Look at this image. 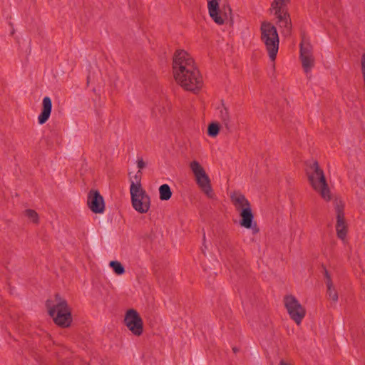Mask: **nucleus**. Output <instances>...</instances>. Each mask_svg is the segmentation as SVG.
Returning <instances> with one entry per match:
<instances>
[{
	"label": "nucleus",
	"instance_id": "a211bd4d",
	"mask_svg": "<svg viewBox=\"0 0 365 365\" xmlns=\"http://www.w3.org/2000/svg\"><path fill=\"white\" fill-rule=\"evenodd\" d=\"M289 0H274L271 4V9L274 11V15H285L288 13L287 5Z\"/></svg>",
	"mask_w": 365,
	"mask_h": 365
},
{
	"label": "nucleus",
	"instance_id": "9b49d317",
	"mask_svg": "<svg viewBox=\"0 0 365 365\" xmlns=\"http://www.w3.org/2000/svg\"><path fill=\"white\" fill-rule=\"evenodd\" d=\"M334 205L336 215V235L339 239L344 240L348 232V226L345 220L344 215V203L339 199H335L334 201Z\"/></svg>",
	"mask_w": 365,
	"mask_h": 365
},
{
	"label": "nucleus",
	"instance_id": "f03ea898",
	"mask_svg": "<svg viewBox=\"0 0 365 365\" xmlns=\"http://www.w3.org/2000/svg\"><path fill=\"white\" fill-rule=\"evenodd\" d=\"M56 304L53 305L51 300H47L46 306L49 315L53 318L54 323L60 327H69L73 319L71 309L66 300L61 297L59 294H55Z\"/></svg>",
	"mask_w": 365,
	"mask_h": 365
},
{
	"label": "nucleus",
	"instance_id": "1a4fd4ad",
	"mask_svg": "<svg viewBox=\"0 0 365 365\" xmlns=\"http://www.w3.org/2000/svg\"><path fill=\"white\" fill-rule=\"evenodd\" d=\"M284 306L290 316V318L297 325H299L305 317V309L301 305L296 297L292 295L284 297Z\"/></svg>",
	"mask_w": 365,
	"mask_h": 365
},
{
	"label": "nucleus",
	"instance_id": "5701e85b",
	"mask_svg": "<svg viewBox=\"0 0 365 365\" xmlns=\"http://www.w3.org/2000/svg\"><path fill=\"white\" fill-rule=\"evenodd\" d=\"M141 177H142V172L140 170H138L137 173L135 175L134 180L135 181H132L130 184V188H132L133 185L135 186V187L138 188V190L140 189H143L141 185Z\"/></svg>",
	"mask_w": 365,
	"mask_h": 365
},
{
	"label": "nucleus",
	"instance_id": "9d476101",
	"mask_svg": "<svg viewBox=\"0 0 365 365\" xmlns=\"http://www.w3.org/2000/svg\"><path fill=\"white\" fill-rule=\"evenodd\" d=\"M182 74L184 75L180 78H179V77H180L181 75L174 76V77L177 83L185 90L195 93L201 89L203 82L202 76L198 69L197 75L195 74V77L192 76V74L185 73V72H182Z\"/></svg>",
	"mask_w": 365,
	"mask_h": 365
},
{
	"label": "nucleus",
	"instance_id": "0eeeda50",
	"mask_svg": "<svg viewBox=\"0 0 365 365\" xmlns=\"http://www.w3.org/2000/svg\"><path fill=\"white\" fill-rule=\"evenodd\" d=\"M210 18L218 25H222L229 18L232 19V9L228 2L220 6V0H206Z\"/></svg>",
	"mask_w": 365,
	"mask_h": 365
},
{
	"label": "nucleus",
	"instance_id": "39448f33",
	"mask_svg": "<svg viewBox=\"0 0 365 365\" xmlns=\"http://www.w3.org/2000/svg\"><path fill=\"white\" fill-rule=\"evenodd\" d=\"M173 70L174 76H179L182 72L185 73H191L195 77L197 75V68L195 66V61L192 56L184 50L176 51L173 61ZM184 74H181L179 78H182Z\"/></svg>",
	"mask_w": 365,
	"mask_h": 365
},
{
	"label": "nucleus",
	"instance_id": "dca6fc26",
	"mask_svg": "<svg viewBox=\"0 0 365 365\" xmlns=\"http://www.w3.org/2000/svg\"><path fill=\"white\" fill-rule=\"evenodd\" d=\"M277 19V24L282 29V33L285 36H288L291 35L292 25L289 14H285V15L276 16Z\"/></svg>",
	"mask_w": 365,
	"mask_h": 365
},
{
	"label": "nucleus",
	"instance_id": "20e7f679",
	"mask_svg": "<svg viewBox=\"0 0 365 365\" xmlns=\"http://www.w3.org/2000/svg\"><path fill=\"white\" fill-rule=\"evenodd\" d=\"M261 40L264 43L272 61H274L279 50V36L277 29L270 22L264 21L260 26Z\"/></svg>",
	"mask_w": 365,
	"mask_h": 365
},
{
	"label": "nucleus",
	"instance_id": "6ab92c4d",
	"mask_svg": "<svg viewBox=\"0 0 365 365\" xmlns=\"http://www.w3.org/2000/svg\"><path fill=\"white\" fill-rule=\"evenodd\" d=\"M160 199L161 200H168L172 197V191L167 184H163L159 187Z\"/></svg>",
	"mask_w": 365,
	"mask_h": 365
},
{
	"label": "nucleus",
	"instance_id": "6e6552de",
	"mask_svg": "<svg viewBox=\"0 0 365 365\" xmlns=\"http://www.w3.org/2000/svg\"><path fill=\"white\" fill-rule=\"evenodd\" d=\"M131 196V202L133 208L139 213L144 214L148 212L150 207V198L145 190L133 185L130 188Z\"/></svg>",
	"mask_w": 365,
	"mask_h": 365
},
{
	"label": "nucleus",
	"instance_id": "4be33fe9",
	"mask_svg": "<svg viewBox=\"0 0 365 365\" xmlns=\"http://www.w3.org/2000/svg\"><path fill=\"white\" fill-rule=\"evenodd\" d=\"M327 294L328 296L329 299L332 300L334 302H336L338 301V293L335 289L334 284L327 285Z\"/></svg>",
	"mask_w": 365,
	"mask_h": 365
},
{
	"label": "nucleus",
	"instance_id": "b1692460",
	"mask_svg": "<svg viewBox=\"0 0 365 365\" xmlns=\"http://www.w3.org/2000/svg\"><path fill=\"white\" fill-rule=\"evenodd\" d=\"M25 215L28 217L33 222L38 223V213L31 209H27L25 210Z\"/></svg>",
	"mask_w": 365,
	"mask_h": 365
},
{
	"label": "nucleus",
	"instance_id": "4468645a",
	"mask_svg": "<svg viewBox=\"0 0 365 365\" xmlns=\"http://www.w3.org/2000/svg\"><path fill=\"white\" fill-rule=\"evenodd\" d=\"M87 205L96 214H101L105 210V202L103 196L96 190H91L88 193Z\"/></svg>",
	"mask_w": 365,
	"mask_h": 365
},
{
	"label": "nucleus",
	"instance_id": "2eb2a0df",
	"mask_svg": "<svg viewBox=\"0 0 365 365\" xmlns=\"http://www.w3.org/2000/svg\"><path fill=\"white\" fill-rule=\"evenodd\" d=\"M52 110V101L50 97L46 96L43 98L41 112L38 117V123L44 124L51 115Z\"/></svg>",
	"mask_w": 365,
	"mask_h": 365
},
{
	"label": "nucleus",
	"instance_id": "ddd939ff",
	"mask_svg": "<svg viewBox=\"0 0 365 365\" xmlns=\"http://www.w3.org/2000/svg\"><path fill=\"white\" fill-rule=\"evenodd\" d=\"M300 59L304 72L308 73L314 66V58L312 46L304 40L300 43Z\"/></svg>",
	"mask_w": 365,
	"mask_h": 365
},
{
	"label": "nucleus",
	"instance_id": "f257e3e1",
	"mask_svg": "<svg viewBox=\"0 0 365 365\" xmlns=\"http://www.w3.org/2000/svg\"><path fill=\"white\" fill-rule=\"evenodd\" d=\"M230 200L235 210L240 212V225L247 229H251L254 235L258 233L259 229L257 224L255 223L252 225L254 215L251 209V205L245 196L240 192L235 191L230 194Z\"/></svg>",
	"mask_w": 365,
	"mask_h": 365
},
{
	"label": "nucleus",
	"instance_id": "f8f14e48",
	"mask_svg": "<svg viewBox=\"0 0 365 365\" xmlns=\"http://www.w3.org/2000/svg\"><path fill=\"white\" fill-rule=\"evenodd\" d=\"M123 323L133 335L139 336L143 334V322L136 310L128 309L125 312Z\"/></svg>",
	"mask_w": 365,
	"mask_h": 365
},
{
	"label": "nucleus",
	"instance_id": "a878e982",
	"mask_svg": "<svg viewBox=\"0 0 365 365\" xmlns=\"http://www.w3.org/2000/svg\"><path fill=\"white\" fill-rule=\"evenodd\" d=\"M137 165L139 169H143L145 167V163L142 158L138 160Z\"/></svg>",
	"mask_w": 365,
	"mask_h": 365
},
{
	"label": "nucleus",
	"instance_id": "cd10ccee",
	"mask_svg": "<svg viewBox=\"0 0 365 365\" xmlns=\"http://www.w3.org/2000/svg\"><path fill=\"white\" fill-rule=\"evenodd\" d=\"M232 350L235 353H237L239 351V349L237 347H233Z\"/></svg>",
	"mask_w": 365,
	"mask_h": 365
},
{
	"label": "nucleus",
	"instance_id": "bb28decb",
	"mask_svg": "<svg viewBox=\"0 0 365 365\" xmlns=\"http://www.w3.org/2000/svg\"><path fill=\"white\" fill-rule=\"evenodd\" d=\"M279 365H293V364L289 363V362H287L286 361L282 359V360H280V361L279 363Z\"/></svg>",
	"mask_w": 365,
	"mask_h": 365
},
{
	"label": "nucleus",
	"instance_id": "393cba45",
	"mask_svg": "<svg viewBox=\"0 0 365 365\" xmlns=\"http://www.w3.org/2000/svg\"><path fill=\"white\" fill-rule=\"evenodd\" d=\"M324 277L326 279V284L327 285L333 284L332 280L331 279V276H330L329 272L327 271V269L326 268H324Z\"/></svg>",
	"mask_w": 365,
	"mask_h": 365
},
{
	"label": "nucleus",
	"instance_id": "423d86ee",
	"mask_svg": "<svg viewBox=\"0 0 365 365\" xmlns=\"http://www.w3.org/2000/svg\"><path fill=\"white\" fill-rule=\"evenodd\" d=\"M190 168L192 170L196 184L202 192L209 198L214 197V192L211 185L210 179L206 173L204 168L197 160L190 163Z\"/></svg>",
	"mask_w": 365,
	"mask_h": 365
},
{
	"label": "nucleus",
	"instance_id": "f3484780",
	"mask_svg": "<svg viewBox=\"0 0 365 365\" xmlns=\"http://www.w3.org/2000/svg\"><path fill=\"white\" fill-rule=\"evenodd\" d=\"M219 110V118L221 120L222 124L228 132L232 130V120L231 116L228 108L222 101L221 106L218 107Z\"/></svg>",
	"mask_w": 365,
	"mask_h": 365
},
{
	"label": "nucleus",
	"instance_id": "7ed1b4c3",
	"mask_svg": "<svg viewBox=\"0 0 365 365\" xmlns=\"http://www.w3.org/2000/svg\"><path fill=\"white\" fill-rule=\"evenodd\" d=\"M306 173L313 189L319 192L323 199L331 200L330 190L328 187L324 171L319 168L317 161L307 165Z\"/></svg>",
	"mask_w": 365,
	"mask_h": 365
},
{
	"label": "nucleus",
	"instance_id": "412c9836",
	"mask_svg": "<svg viewBox=\"0 0 365 365\" xmlns=\"http://www.w3.org/2000/svg\"><path fill=\"white\" fill-rule=\"evenodd\" d=\"M109 265L116 274L121 275L125 273V268L120 262L118 261H110Z\"/></svg>",
	"mask_w": 365,
	"mask_h": 365
},
{
	"label": "nucleus",
	"instance_id": "aec40b11",
	"mask_svg": "<svg viewBox=\"0 0 365 365\" xmlns=\"http://www.w3.org/2000/svg\"><path fill=\"white\" fill-rule=\"evenodd\" d=\"M220 132V125L217 122H212L207 127V135L210 137H216Z\"/></svg>",
	"mask_w": 365,
	"mask_h": 365
}]
</instances>
